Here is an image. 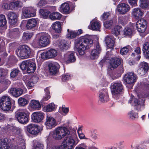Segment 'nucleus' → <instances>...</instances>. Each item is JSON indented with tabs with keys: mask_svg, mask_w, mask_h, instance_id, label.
Wrapping results in <instances>:
<instances>
[{
	"mask_svg": "<svg viewBox=\"0 0 149 149\" xmlns=\"http://www.w3.org/2000/svg\"><path fill=\"white\" fill-rule=\"evenodd\" d=\"M66 136L61 145L56 146V149H73L78 143L79 140L75 131L70 133L65 127L60 126L56 128L50 132L47 139L49 140L52 138L61 140Z\"/></svg>",
	"mask_w": 149,
	"mask_h": 149,
	"instance_id": "f257e3e1",
	"label": "nucleus"
},
{
	"mask_svg": "<svg viewBox=\"0 0 149 149\" xmlns=\"http://www.w3.org/2000/svg\"><path fill=\"white\" fill-rule=\"evenodd\" d=\"M17 140L18 144L13 149H25L26 146L23 136L19 134ZM8 141L7 139L0 140V149H10L8 144Z\"/></svg>",
	"mask_w": 149,
	"mask_h": 149,
	"instance_id": "f03ea898",
	"label": "nucleus"
},
{
	"mask_svg": "<svg viewBox=\"0 0 149 149\" xmlns=\"http://www.w3.org/2000/svg\"><path fill=\"white\" fill-rule=\"evenodd\" d=\"M50 39V36L48 34L41 33L36 34L33 42L34 45L45 47L49 43Z\"/></svg>",
	"mask_w": 149,
	"mask_h": 149,
	"instance_id": "7ed1b4c3",
	"label": "nucleus"
},
{
	"mask_svg": "<svg viewBox=\"0 0 149 149\" xmlns=\"http://www.w3.org/2000/svg\"><path fill=\"white\" fill-rule=\"evenodd\" d=\"M32 52V50L29 47L24 45L19 46L18 48L16 54L19 58L24 59L29 58Z\"/></svg>",
	"mask_w": 149,
	"mask_h": 149,
	"instance_id": "20e7f679",
	"label": "nucleus"
},
{
	"mask_svg": "<svg viewBox=\"0 0 149 149\" xmlns=\"http://www.w3.org/2000/svg\"><path fill=\"white\" fill-rule=\"evenodd\" d=\"M29 113L26 109L20 110L17 111L15 117L17 121L20 123L25 124L29 120Z\"/></svg>",
	"mask_w": 149,
	"mask_h": 149,
	"instance_id": "39448f33",
	"label": "nucleus"
},
{
	"mask_svg": "<svg viewBox=\"0 0 149 149\" xmlns=\"http://www.w3.org/2000/svg\"><path fill=\"white\" fill-rule=\"evenodd\" d=\"M20 67L22 70H26L27 73H32L36 70V65L34 62L27 60L23 61L20 65Z\"/></svg>",
	"mask_w": 149,
	"mask_h": 149,
	"instance_id": "423d86ee",
	"label": "nucleus"
},
{
	"mask_svg": "<svg viewBox=\"0 0 149 149\" xmlns=\"http://www.w3.org/2000/svg\"><path fill=\"white\" fill-rule=\"evenodd\" d=\"M10 98L8 95H4L0 97V107L4 111H9L11 107Z\"/></svg>",
	"mask_w": 149,
	"mask_h": 149,
	"instance_id": "0eeeda50",
	"label": "nucleus"
},
{
	"mask_svg": "<svg viewBox=\"0 0 149 149\" xmlns=\"http://www.w3.org/2000/svg\"><path fill=\"white\" fill-rule=\"evenodd\" d=\"M1 130L11 135H14L16 134H19L21 133L22 130L19 127L8 124L6 125L3 127H0V131Z\"/></svg>",
	"mask_w": 149,
	"mask_h": 149,
	"instance_id": "6e6552de",
	"label": "nucleus"
},
{
	"mask_svg": "<svg viewBox=\"0 0 149 149\" xmlns=\"http://www.w3.org/2000/svg\"><path fill=\"white\" fill-rule=\"evenodd\" d=\"M110 88L112 95L116 98L119 95L123 89V85L120 81L113 82L111 84Z\"/></svg>",
	"mask_w": 149,
	"mask_h": 149,
	"instance_id": "1a4fd4ad",
	"label": "nucleus"
},
{
	"mask_svg": "<svg viewBox=\"0 0 149 149\" xmlns=\"http://www.w3.org/2000/svg\"><path fill=\"white\" fill-rule=\"evenodd\" d=\"M36 9L34 7H24L22 9V14L26 18L36 16Z\"/></svg>",
	"mask_w": 149,
	"mask_h": 149,
	"instance_id": "9d476101",
	"label": "nucleus"
},
{
	"mask_svg": "<svg viewBox=\"0 0 149 149\" xmlns=\"http://www.w3.org/2000/svg\"><path fill=\"white\" fill-rule=\"evenodd\" d=\"M57 124L56 120L54 117L49 115L46 116L44 123L46 129H52L55 127Z\"/></svg>",
	"mask_w": 149,
	"mask_h": 149,
	"instance_id": "9b49d317",
	"label": "nucleus"
},
{
	"mask_svg": "<svg viewBox=\"0 0 149 149\" xmlns=\"http://www.w3.org/2000/svg\"><path fill=\"white\" fill-rule=\"evenodd\" d=\"M74 48V50L78 51L80 55L84 54V51L86 48V45H84L82 41L78 38L75 40Z\"/></svg>",
	"mask_w": 149,
	"mask_h": 149,
	"instance_id": "f8f14e48",
	"label": "nucleus"
},
{
	"mask_svg": "<svg viewBox=\"0 0 149 149\" xmlns=\"http://www.w3.org/2000/svg\"><path fill=\"white\" fill-rule=\"evenodd\" d=\"M25 78L24 81L29 89L32 88L34 86V84L37 82L38 80V77L35 76H26Z\"/></svg>",
	"mask_w": 149,
	"mask_h": 149,
	"instance_id": "ddd939ff",
	"label": "nucleus"
},
{
	"mask_svg": "<svg viewBox=\"0 0 149 149\" xmlns=\"http://www.w3.org/2000/svg\"><path fill=\"white\" fill-rule=\"evenodd\" d=\"M137 77L133 72H129L126 74L124 77V80L126 84L132 85L136 81Z\"/></svg>",
	"mask_w": 149,
	"mask_h": 149,
	"instance_id": "4468645a",
	"label": "nucleus"
},
{
	"mask_svg": "<svg viewBox=\"0 0 149 149\" xmlns=\"http://www.w3.org/2000/svg\"><path fill=\"white\" fill-rule=\"evenodd\" d=\"M101 49L98 43H97L91 51L90 58L92 60H95L97 58L101 52Z\"/></svg>",
	"mask_w": 149,
	"mask_h": 149,
	"instance_id": "2eb2a0df",
	"label": "nucleus"
},
{
	"mask_svg": "<svg viewBox=\"0 0 149 149\" xmlns=\"http://www.w3.org/2000/svg\"><path fill=\"white\" fill-rule=\"evenodd\" d=\"M57 54V51L56 50L51 49L42 53L41 57L42 59H45L55 57Z\"/></svg>",
	"mask_w": 149,
	"mask_h": 149,
	"instance_id": "dca6fc26",
	"label": "nucleus"
},
{
	"mask_svg": "<svg viewBox=\"0 0 149 149\" xmlns=\"http://www.w3.org/2000/svg\"><path fill=\"white\" fill-rule=\"evenodd\" d=\"M121 59L119 57H113L110 60L109 65L108 68L111 70H113L116 68L120 64Z\"/></svg>",
	"mask_w": 149,
	"mask_h": 149,
	"instance_id": "f3484780",
	"label": "nucleus"
},
{
	"mask_svg": "<svg viewBox=\"0 0 149 149\" xmlns=\"http://www.w3.org/2000/svg\"><path fill=\"white\" fill-rule=\"evenodd\" d=\"M146 22L143 19L139 20L136 24V27L137 30L140 32H144L146 30Z\"/></svg>",
	"mask_w": 149,
	"mask_h": 149,
	"instance_id": "a211bd4d",
	"label": "nucleus"
},
{
	"mask_svg": "<svg viewBox=\"0 0 149 149\" xmlns=\"http://www.w3.org/2000/svg\"><path fill=\"white\" fill-rule=\"evenodd\" d=\"M130 7L128 4L122 3L118 5L117 10L120 14H125L130 10Z\"/></svg>",
	"mask_w": 149,
	"mask_h": 149,
	"instance_id": "6ab92c4d",
	"label": "nucleus"
},
{
	"mask_svg": "<svg viewBox=\"0 0 149 149\" xmlns=\"http://www.w3.org/2000/svg\"><path fill=\"white\" fill-rule=\"evenodd\" d=\"M144 98H139L138 101V100L136 98H135L133 96H131L129 101V103L131 104L132 106H137L139 108L141 106H143L144 105Z\"/></svg>",
	"mask_w": 149,
	"mask_h": 149,
	"instance_id": "aec40b11",
	"label": "nucleus"
},
{
	"mask_svg": "<svg viewBox=\"0 0 149 149\" xmlns=\"http://www.w3.org/2000/svg\"><path fill=\"white\" fill-rule=\"evenodd\" d=\"M44 113L41 112H36L31 115L32 120L35 123H40L42 121L44 118Z\"/></svg>",
	"mask_w": 149,
	"mask_h": 149,
	"instance_id": "412c9836",
	"label": "nucleus"
},
{
	"mask_svg": "<svg viewBox=\"0 0 149 149\" xmlns=\"http://www.w3.org/2000/svg\"><path fill=\"white\" fill-rule=\"evenodd\" d=\"M99 100L101 102L104 103L109 100V96L106 89H102L99 92Z\"/></svg>",
	"mask_w": 149,
	"mask_h": 149,
	"instance_id": "4be33fe9",
	"label": "nucleus"
},
{
	"mask_svg": "<svg viewBox=\"0 0 149 149\" xmlns=\"http://www.w3.org/2000/svg\"><path fill=\"white\" fill-rule=\"evenodd\" d=\"M50 73L53 75L56 74L60 68L59 64L56 62L50 63L48 65Z\"/></svg>",
	"mask_w": 149,
	"mask_h": 149,
	"instance_id": "5701e85b",
	"label": "nucleus"
},
{
	"mask_svg": "<svg viewBox=\"0 0 149 149\" xmlns=\"http://www.w3.org/2000/svg\"><path fill=\"white\" fill-rule=\"evenodd\" d=\"M63 60L67 63L74 62L76 60L74 53L70 52L67 53L64 55Z\"/></svg>",
	"mask_w": 149,
	"mask_h": 149,
	"instance_id": "b1692460",
	"label": "nucleus"
},
{
	"mask_svg": "<svg viewBox=\"0 0 149 149\" xmlns=\"http://www.w3.org/2000/svg\"><path fill=\"white\" fill-rule=\"evenodd\" d=\"M27 130L30 133L33 134H36L40 131L39 127L34 124H30L27 126Z\"/></svg>",
	"mask_w": 149,
	"mask_h": 149,
	"instance_id": "393cba45",
	"label": "nucleus"
},
{
	"mask_svg": "<svg viewBox=\"0 0 149 149\" xmlns=\"http://www.w3.org/2000/svg\"><path fill=\"white\" fill-rule=\"evenodd\" d=\"M82 41V42L84 43L86 45V47L89 48V46H91L93 43V41L92 39L91 36L87 35L84 36H81L78 38Z\"/></svg>",
	"mask_w": 149,
	"mask_h": 149,
	"instance_id": "a878e982",
	"label": "nucleus"
},
{
	"mask_svg": "<svg viewBox=\"0 0 149 149\" xmlns=\"http://www.w3.org/2000/svg\"><path fill=\"white\" fill-rule=\"evenodd\" d=\"M105 42L108 48H113L114 45V38L111 35H109L105 37Z\"/></svg>",
	"mask_w": 149,
	"mask_h": 149,
	"instance_id": "bb28decb",
	"label": "nucleus"
},
{
	"mask_svg": "<svg viewBox=\"0 0 149 149\" xmlns=\"http://www.w3.org/2000/svg\"><path fill=\"white\" fill-rule=\"evenodd\" d=\"M101 24L100 22L94 20L91 22L90 25L88 26L89 29L93 31H100Z\"/></svg>",
	"mask_w": 149,
	"mask_h": 149,
	"instance_id": "cd10ccee",
	"label": "nucleus"
},
{
	"mask_svg": "<svg viewBox=\"0 0 149 149\" xmlns=\"http://www.w3.org/2000/svg\"><path fill=\"white\" fill-rule=\"evenodd\" d=\"M67 31L68 33L67 35V37L70 39L75 38L77 36L83 33V31L81 29H79L76 31H69V29H68Z\"/></svg>",
	"mask_w": 149,
	"mask_h": 149,
	"instance_id": "c85d7f7f",
	"label": "nucleus"
},
{
	"mask_svg": "<svg viewBox=\"0 0 149 149\" xmlns=\"http://www.w3.org/2000/svg\"><path fill=\"white\" fill-rule=\"evenodd\" d=\"M8 16L10 24L12 25H15L17 21V16L16 14L13 12H10L8 13Z\"/></svg>",
	"mask_w": 149,
	"mask_h": 149,
	"instance_id": "c756f323",
	"label": "nucleus"
},
{
	"mask_svg": "<svg viewBox=\"0 0 149 149\" xmlns=\"http://www.w3.org/2000/svg\"><path fill=\"white\" fill-rule=\"evenodd\" d=\"M37 24V20L35 18H31L28 20L26 27L28 29H33L35 28Z\"/></svg>",
	"mask_w": 149,
	"mask_h": 149,
	"instance_id": "7c9ffc66",
	"label": "nucleus"
},
{
	"mask_svg": "<svg viewBox=\"0 0 149 149\" xmlns=\"http://www.w3.org/2000/svg\"><path fill=\"white\" fill-rule=\"evenodd\" d=\"M9 93L15 97H18L23 93V90L21 88H11L9 91Z\"/></svg>",
	"mask_w": 149,
	"mask_h": 149,
	"instance_id": "2f4dec72",
	"label": "nucleus"
},
{
	"mask_svg": "<svg viewBox=\"0 0 149 149\" xmlns=\"http://www.w3.org/2000/svg\"><path fill=\"white\" fill-rule=\"evenodd\" d=\"M29 106L33 109L40 110L41 108V104L38 100H31L30 102Z\"/></svg>",
	"mask_w": 149,
	"mask_h": 149,
	"instance_id": "473e14b6",
	"label": "nucleus"
},
{
	"mask_svg": "<svg viewBox=\"0 0 149 149\" xmlns=\"http://www.w3.org/2000/svg\"><path fill=\"white\" fill-rule=\"evenodd\" d=\"M11 10H13L16 8H20L23 6V3L19 0H14L10 1Z\"/></svg>",
	"mask_w": 149,
	"mask_h": 149,
	"instance_id": "72a5a7b5",
	"label": "nucleus"
},
{
	"mask_svg": "<svg viewBox=\"0 0 149 149\" xmlns=\"http://www.w3.org/2000/svg\"><path fill=\"white\" fill-rule=\"evenodd\" d=\"M59 10L63 13L68 14L70 12V7L69 5L66 3H63L61 5Z\"/></svg>",
	"mask_w": 149,
	"mask_h": 149,
	"instance_id": "f704fd0d",
	"label": "nucleus"
},
{
	"mask_svg": "<svg viewBox=\"0 0 149 149\" xmlns=\"http://www.w3.org/2000/svg\"><path fill=\"white\" fill-rule=\"evenodd\" d=\"M132 15L136 19H138L143 15V13L140 8H135L132 10Z\"/></svg>",
	"mask_w": 149,
	"mask_h": 149,
	"instance_id": "c9c22d12",
	"label": "nucleus"
},
{
	"mask_svg": "<svg viewBox=\"0 0 149 149\" xmlns=\"http://www.w3.org/2000/svg\"><path fill=\"white\" fill-rule=\"evenodd\" d=\"M142 51L144 53L145 57L149 58V43L146 42L143 44Z\"/></svg>",
	"mask_w": 149,
	"mask_h": 149,
	"instance_id": "e433bc0d",
	"label": "nucleus"
},
{
	"mask_svg": "<svg viewBox=\"0 0 149 149\" xmlns=\"http://www.w3.org/2000/svg\"><path fill=\"white\" fill-rule=\"evenodd\" d=\"M61 22L59 21H56L52 25V27L56 32L60 33L61 30Z\"/></svg>",
	"mask_w": 149,
	"mask_h": 149,
	"instance_id": "4c0bfd02",
	"label": "nucleus"
},
{
	"mask_svg": "<svg viewBox=\"0 0 149 149\" xmlns=\"http://www.w3.org/2000/svg\"><path fill=\"white\" fill-rule=\"evenodd\" d=\"M55 105L54 103H51L45 106L43 108V111L45 112H51L54 110Z\"/></svg>",
	"mask_w": 149,
	"mask_h": 149,
	"instance_id": "58836bf2",
	"label": "nucleus"
},
{
	"mask_svg": "<svg viewBox=\"0 0 149 149\" xmlns=\"http://www.w3.org/2000/svg\"><path fill=\"white\" fill-rule=\"evenodd\" d=\"M62 15L58 12H54L49 15V18L53 20H60L61 17Z\"/></svg>",
	"mask_w": 149,
	"mask_h": 149,
	"instance_id": "ea45409f",
	"label": "nucleus"
},
{
	"mask_svg": "<svg viewBox=\"0 0 149 149\" xmlns=\"http://www.w3.org/2000/svg\"><path fill=\"white\" fill-rule=\"evenodd\" d=\"M57 43L62 50L67 49L68 48V46L66 44V41L64 40L58 41Z\"/></svg>",
	"mask_w": 149,
	"mask_h": 149,
	"instance_id": "a19ab883",
	"label": "nucleus"
},
{
	"mask_svg": "<svg viewBox=\"0 0 149 149\" xmlns=\"http://www.w3.org/2000/svg\"><path fill=\"white\" fill-rule=\"evenodd\" d=\"M45 94L40 101L41 103H43L44 101H47L51 97L49 88H46L45 89Z\"/></svg>",
	"mask_w": 149,
	"mask_h": 149,
	"instance_id": "79ce46f5",
	"label": "nucleus"
},
{
	"mask_svg": "<svg viewBox=\"0 0 149 149\" xmlns=\"http://www.w3.org/2000/svg\"><path fill=\"white\" fill-rule=\"evenodd\" d=\"M128 116L132 120H134L138 118V113L136 110H132L128 113Z\"/></svg>",
	"mask_w": 149,
	"mask_h": 149,
	"instance_id": "37998d69",
	"label": "nucleus"
},
{
	"mask_svg": "<svg viewBox=\"0 0 149 149\" xmlns=\"http://www.w3.org/2000/svg\"><path fill=\"white\" fill-rule=\"evenodd\" d=\"M40 14L44 18H47L49 17V15H50V12L47 10L41 9L39 10Z\"/></svg>",
	"mask_w": 149,
	"mask_h": 149,
	"instance_id": "c03bdc74",
	"label": "nucleus"
},
{
	"mask_svg": "<svg viewBox=\"0 0 149 149\" xmlns=\"http://www.w3.org/2000/svg\"><path fill=\"white\" fill-rule=\"evenodd\" d=\"M140 6L143 8H149V1L147 0H140Z\"/></svg>",
	"mask_w": 149,
	"mask_h": 149,
	"instance_id": "a18cd8bd",
	"label": "nucleus"
},
{
	"mask_svg": "<svg viewBox=\"0 0 149 149\" xmlns=\"http://www.w3.org/2000/svg\"><path fill=\"white\" fill-rule=\"evenodd\" d=\"M121 28V26H116L112 30V34L116 36H118L120 34Z\"/></svg>",
	"mask_w": 149,
	"mask_h": 149,
	"instance_id": "49530a36",
	"label": "nucleus"
},
{
	"mask_svg": "<svg viewBox=\"0 0 149 149\" xmlns=\"http://www.w3.org/2000/svg\"><path fill=\"white\" fill-rule=\"evenodd\" d=\"M29 102V101L22 97L19 98L18 99V103L19 105L21 106H24L27 104Z\"/></svg>",
	"mask_w": 149,
	"mask_h": 149,
	"instance_id": "de8ad7c7",
	"label": "nucleus"
},
{
	"mask_svg": "<svg viewBox=\"0 0 149 149\" xmlns=\"http://www.w3.org/2000/svg\"><path fill=\"white\" fill-rule=\"evenodd\" d=\"M138 67L147 71H148L149 68L148 63L144 61L140 63Z\"/></svg>",
	"mask_w": 149,
	"mask_h": 149,
	"instance_id": "09e8293b",
	"label": "nucleus"
},
{
	"mask_svg": "<svg viewBox=\"0 0 149 149\" xmlns=\"http://www.w3.org/2000/svg\"><path fill=\"white\" fill-rule=\"evenodd\" d=\"M123 33L126 36H130L132 34V30L129 27H126L124 30Z\"/></svg>",
	"mask_w": 149,
	"mask_h": 149,
	"instance_id": "8fccbe9b",
	"label": "nucleus"
},
{
	"mask_svg": "<svg viewBox=\"0 0 149 149\" xmlns=\"http://www.w3.org/2000/svg\"><path fill=\"white\" fill-rule=\"evenodd\" d=\"M0 83L5 87L6 89L10 84V81L7 79L3 78L1 80Z\"/></svg>",
	"mask_w": 149,
	"mask_h": 149,
	"instance_id": "3c124183",
	"label": "nucleus"
},
{
	"mask_svg": "<svg viewBox=\"0 0 149 149\" xmlns=\"http://www.w3.org/2000/svg\"><path fill=\"white\" fill-rule=\"evenodd\" d=\"M6 23V20L5 16L3 15H0V26L5 25Z\"/></svg>",
	"mask_w": 149,
	"mask_h": 149,
	"instance_id": "603ef678",
	"label": "nucleus"
},
{
	"mask_svg": "<svg viewBox=\"0 0 149 149\" xmlns=\"http://www.w3.org/2000/svg\"><path fill=\"white\" fill-rule=\"evenodd\" d=\"M118 23L122 25L125 24L127 23V20L125 17H120L118 19Z\"/></svg>",
	"mask_w": 149,
	"mask_h": 149,
	"instance_id": "864d4df0",
	"label": "nucleus"
},
{
	"mask_svg": "<svg viewBox=\"0 0 149 149\" xmlns=\"http://www.w3.org/2000/svg\"><path fill=\"white\" fill-rule=\"evenodd\" d=\"M33 34L31 33L24 32V33L23 38L25 40H28L30 39L32 36Z\"/></svg>",
	"mask_w": 149,
	"mask_h": 149,
	"instance_id": "5fc2aeb1",
	"label": "nucleus"
},
{
	"mask_svg": "<svg viewBox=\"0 0 149 149\" xmlns=\"http://www.w3.org/2000/svg\"><path fill=\"white\" fill-rule=\"evenodd\" d=\"M19 72V70L17 69L12 70L10 73V77L13 78L15 77L17 75Z\"/></svg>",
	"mask_w": 149,
	"mask_h": 149,
	"instance_id": "6e6d98bb",
	"label": "nucleus"
},
{
	"mask_svg": "<svg viewBox=\"0 0 149 149\" xmlns=\"http://www.w3.org/2000/svg\"><path fill=\"white\" fill-rule=\"evenodd\" d=\"M129 46L124 47L122 48L120 50V53L122 55L126 54L128 52L129 47Z\"/></svg>",
	"mask_w": 149,
	"mask_h": 149,
	"instance_id": "4d7b16f0",
	"label": "nucleus"
},
{
	"mask_svg": "<svg viewBox=\"0 0 149 149\" xmlns=\"http://www.w3.org/2000/svg\"><path fill=\"white\" fill-rule=\"evenodd\" d=\"M113 21L111 20L107 21L104 22V25L106 28H109L112 25Z\"/></svg>",
	"mask_w": 149,
	"mask_h": 149,
	"instance_id": "13d9d810",
	"label": "nucleus"
},
{
	"mask_svg": "<svg viewBox=\"0 0 149 149\" xmlns=\"http://www.w3.org/2000/svg\"><path fill=\"white\" fill-rule=\"evenodd\" d=\"M148 71L143 69H141L140 67H139V68L137 70L138 73L141 76L144 75Z\"/></svg>",
	"mask_w": 149,
	"mask_h": 149,
	"instance_id": "bf43d9fd",
	"label": "nucleus"
},
{
	"mask_svg": "<svg viewBox=\"0 0 149 149\" xmlns=\"http://www.w3.org/2000/svg\"><path fill=\"white\" fill-rule=\"evenodd\" d=\"M70 75L69 73H67L63 75L62 77V80L63 81H65L70 79Z\"/></svg>",
	"mask_w": 149,
	"mask_h": 149,
	"instance_id": "052dcab7",
	"label": "nucleus"
},
{
	"mask_svg": "<svg viewBox=\"0 0 149 149\" xmlns=\"http://www.w3.org/2000/svg\"><path fill=\"white\" fill-rule=\"evenodd\" d=\"M109 15V12L104 13L101 17V19L102 21L106 19L108 17Z\"/></svg>",
	"mask_w": 149,
	"mask_h": 149,
	"instance_id": "680f3d73",
	"label": "nucleus"
},
{
	"mask_svg": "<svg viewBox=\"0 0 149 149\" xmlns=\"http://www.w3.org/2000/svg\"><path fill=\"white\" fill-rule=\"evenodd\" d=\"M60 109H61L63 113L65 114L68 113L69 111V108L68 107H65V106H62L60 107Z\"/></svg>",
	"mask_w": 149,
	"mask_h": 149,
	"instance_id": "e2e57ef3",
	"label": "nucleus"
},
{
	"mask_svg": "<svg viewBox=\"0 0 149 149\" xmlns=\"http://www.w3.org/2000/svg\"><path fill=\"white\" fill-rule=\"evenodd\" d=\"M11 5L10 4V1L9 3L8 4L6 3H4L3 4V8L5 9H6L7 10L11 9Z\"/></svg>",
	"mask_w": 149,
	"mask_h": 149,
	"instance_id": "0e129e2a",
	"label": "nucleus"
},
{
	"mask_svg": "<svg viewBox=\"0 0 149 149\" xmlns=\"http://www.w3.org/2000/svg\"><path fill=\"white\" fill-rule=\"evenodd\" d=\"M137 0H128V2L132 7H135L137 5Z\"/></svg>",
	"mask_w": 149,
	"mask_h": 149,
	"instance_id": "69168bd1",
	"label": "nucleus"
},
{
	"mask_svg": "<svg viewBox=\"0 0 149 149\" xmlns=\"http://www.w3.org/2000/svg\"><path fill=\"white\" fill-rule=\"evenodd\" d=\"M47 3L46 1L45 0H40L38 3L37 4L38 6L41 7Z\"/></svg>",
	"mask_w": 149,
	"mask_h": 149,
	"instance_id": "338daca9",
	"label": "nucleus"
},
{
	"mask_svg": "<svg viewBox=\"0 0 149 149\" xmlns=\"http://www.w3.org/2000/svg\"><path fill=\"white\" fill-rule=\"evenodd\" d=\"M43 146L42 144L38 143L36 145L35 149H43Z\"/></svg>",
	"mask_w": 149,
	"mask_h": 149,
	"instance_id": "774afa93",
	"label": "nucleus"
}]
</instances>
